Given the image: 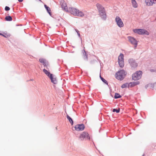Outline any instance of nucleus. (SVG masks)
Listing matches in <instances>:
<instances>
[{"label": "nucleus", "mask_w": 156, "mask_h": 156, "mask_svg": "<svg viewBox=\"0 0 156 156\" xmlns=\"http://www.w3.org/2000/svg\"><path fill=\"white\" fill-rule=\"evenodd\" d=\"M67 118L69 120V122L71 124V125H72L73 124V121L72 119L68 115H67Z\"/></svg>", "instance_id": "nucleus-19"}, {"label": "nucleus", "mask_w": 156, "mask_h": 156, "mask_svg": "<svg viewBox=\"0 0 156 156\" xmlns=\"http://www.w3.org/2000/svg\"><path fill=\"white\" fill-rule=\"evenodd\" d=\"M9 9H10V8L9 7L6 6L5 7V10L6 11H8V10H9Z\"/></svg>", "instance_id": "nucleus-26"}, {"label": "nucleus", "mask_w": 156, "mask_h": 156, "mask_svg": "<svg viewBox=\"0 0 156 156\" xmlns=\"http://www.w3.org/2000/svg\"><path fill=\"white\" fill-rule=\"evenodd\" d=\"M132 5L134 8H137V4L135 0H131Z\"/></svg>", "instance_id": "nucleus-17"}, {"label": "nucleus", "mask_w": 156, "mask_h": 156, "mask_svg": "<svg viewBox=\"0 0 156 156\" xmlns=\"http://www.w3.org/2000/svg\"><path fill=\"white\" fill-rule=\"evenodd\" d=\"M79 139L80 140H83L84 138L89 140L90 137L88 136V133L85 132H84L81 133L79 137Z\"/></svg>", "instance_id": "nucleus-8"}, {"label": "nucleus", "mask_w": 156, "mask_h": 156, "mask_svg": "<svg viewBox=\"0 0 156 156\" xmlns=\"http://www.w3.org/2000/svg\"><path fill=\"white\" fill-rule=\"evenodd\" d=\"M60 4L62 8L66 11L68 12V9L66 3L64 0H61L60 2Z\"/></svg>", "instance_id": "nucleus-10"}, {"label": "nucleus", "mask_w": 156, "mask_h": 156, "mask_svg": "<svg viewBox=\"0 0 156 156\" xmlns=\"http://www.w3.org/2000/svg\"><path fill=\"white\" fill-rule=\"evenodd\" d=\"M120 110L119 108L118 109H116L114 108L113 110V112H116V113H118L119 112Z\"/></svg>", "instance_id": "nucleus-25"}, {"label": "nucleus", "mask_w": 156, "mask_h": 156, "mask_svg": "<svg viewBox=\"0 0 156 156\" xmlns=\"http://www.w3.org/2000/svg\"><path fill=\"white\" fill-rule=\"evenodd\" d=\"M18 1L20 2H22L23 1V0H18Z\"/></svg>", "instance_id": "nucleus-27"}, {"label": "nucleus", "mask_w": 156, "mask_h": 156, "mask_svg": "<svg viewBox=\"0 0 156 156\" xmlns=\"http://www.w3.org/2000/svg\"><path fill=\"white\" fill-rule=\"evenodd\" d=\"M49 78H50L51 81L52 83L55 84L56 83V80L55 78H53L52 76V74L50 75Z\"/></svg>", "instance_id": "nucleus-16"}, {"label": "nucleus", "mask_w": 156, "mask_h": 156, "mask_svg": "<svg viewBox=\"0 0 156 156\" xmlns=\"http://www.w3.org/2000/svg\"><path fill=\"white\" fill-rule=\"evenodd\" d=\"M115 21L117 25L120 27L124 26L123 23L121 18L118 16H117L115 18Z\"/></svg>", "instance_id": "nucleus-9"}, {"label": "nucleus", "mask_w": 156, "mask_h": 156, "mask_svg": "<svg viewBox=\"0 0 156 156\" xmlns=\"http://www.w3.org/2000/svg\"><path fill=\"white\" fill-rule=\"evenodd\" d=\"M83 58L84 60H87V57L86 55V54L85 52L84 51L83 52Z\"/></svg>", "instance_id": "nucleus-23"}, {"label": "nucleus", "mask_w": 156, "mask_h": 156, "mask_svg": "<svg viewBox=\"0 0 156 156\" xmlns=\"http://www.w3.org/2000/svg\"><path fill=\"white\" fill-rule=\"evenodd\" d=\"M2 36H3L5 37H6V36L5 35H3H3H2Z\"/></svg>", "instance_id": "nucleus-30"}, {"label": "nucleus", "mask_w": 156, "mask_h": 156, "mask_svg": "<svg viewBox=\"0 0 156 156\" xmlns=\"http://www.w3.org/2000/svg\"><path fill=\"white\" fill-rule=\"evenodd\" d=\"M145 2L146 4L148 6L152 5L155 2L152 1V0H146Z\"/></svg>", "instance_id": "nucleus-15"}, {"label": "nucleus", "mask_w": 156, "mask_h": 156, "mask_svg": "<svg viewBox=\"0 0 156 156\" xmlns=\"http://www.w3.org/2000/svg\"><path fill=\"white\" fill-rule=\"evenodd\" d=\"M5 19L7 21H11L12 20V17L10 16H6Z\"/></svg>", "instance_id": "nucleus-20"}, {"label": "nucleus", "mask_w": 156, "mask_h": 156, "mask_svg": "<svg viewBox=\"0 0 156 156\" xmlns=\"http://www.w3.org/2000/svg\"><path fill=\"white\" fill-rule=\"evenodd\" d=\"M43 72L49 77H50V75L51 74L47 70L44 69L43 70Z\"/></svg>", "instance_id": "nucleus-18"}, {"label": "nucleus", "mask_w": 156, "mask_h": 156, "mask_svg": "<svg viewBox=\"0 0 156 156\" xmlns=\"http://www.w3.org/2000/svg\"><path fill=\"white\" fill-rule=\"evenodd\" d=\"M142 72L140 71H136L133 74L132 79L134 80H136L140 79L142 76Z\"/></svg>", "instance_id": "nucleus-5"}, {"label": "nucleus", "mask_w": 156, "mask_h": 156, "mask_svg": "<svg viewBox=\"0 0 156 156\" xmlns=\"http://www.w3.org/2000/svg\"><path fill=\"white\" fill-rule=\"evenodd\" d=\"M151 71H154L153 70H151Z\"/></svg>", "instance_id": "nucleus-33"}, {"label": "nucleus", "mask_w": 156, "mask_h": 156, "mask_svg": "<svg viewBox=\"0 0 156 156\" xmlns=\"http://www.w3.org/2000/svg\"><path fill=\"white\" fill-rule=\"evenodd\" d=\"M114 97L115 98H121V96L119 94L115 93V94Z\"/></svg>", "instance_id": "nucleus-22"}, {"label": "nucleus", "mask_w": 156, "mask_h": 156, "mask_svg": "<svg viewBox=\"0 0 156 156\" xmlns=\"http://www.w3.org/2000/svg\"><path fill=\"white\" fill-rule=\"evenodd\" d=\"M133 31L136 33L139 34H146L148 35L149 33L148 31L144 29H135L133 30Z\"/></svg>", "instance_id": "nucleus-6"}, {"label": "nucleus", "mask_w": 156, "mask_h": 156, "mask_svg": "<svg viewBox=\"0 0 156 156\" xmlns=\"http://www.w3.org/2000/svg\"><path fill=\"white\" fill-rule=\"evenodd\" d=\"M140 84L139 81H136L129 83H126L123 84L121 86L122 88H129V87H133L135 86L136 85Z\"/></svg>", "instance_id": "nucleus-4"}, {"label": "nucleus", "mask_w": 156, "mask_h": 156, "mask_svg": "<svg viewBox=\"0 0 156 156\" xmlns=\"http://www.w3.org/2000/svg\"><path fill=\"white\" fill-rule=\"evenodd\" d=\"M128 38L130 43L134 45L135 46V47L136 48L137 44V42L136 40L133 37H128Z\"/></svg>", "instance_id": "nucleus-11"}, {"label": "nucleus", "mask_w": 156, "mask_h": 156, "mask_svg": "<svg viewBox=\"0 0 156 156\" xmlns=\"http://www.w3.org/2000/svg\"><path fill=\"white\" fill-rule=\"evenodd\" d=\"M154 86L156 87V82L154 84Z\"/></svg>", "instance_id": "nucleus-28"}, {"label": "nucleus", "mask_w": 156, "mask_h": 156, "mask_svg": "<svg viewBox=\"0 0 156 156\" xmlns=\"http://www.w3.org/2000/svg\"><path fill=\"white\" fill-rule=\"evenodd\" d=\"M129 63L131 66L133 68H135L137 66V63L135 61L130 59L129 60Z\"/></svg>", "instance_id": "nucleus-14"}, {"label": "nucleus", "mask_w": 156, "mask_h": 156, "mask_svg": "<svg viewBox=\"0 0 156 156\" xmlns=\"http://www.w3.org/2000/svg\"><path fill=\"white\" fill-rule=\"evenodd\" d=\"M76 31V32H77L78 34V35L79 36V35H80V34L78 33V32H77V31Z\"/></svg>", "instance_id": "nucleus-32"}, {"label": "nucleus", "mask_w": 156, "mask_h": 156, "mask_svg": "<svg viewBox=\"0 0 156 156\" xmlns=\"http://www.w3.org/2000/svg\"><path fill=\"white\" fill-rule=\"evenodd\" d=\"M124 56L122 54H120L118 57V62L119 66L123 67L124 66Z\"/></svg>", "instance_id": "nucleus-7"}, {"label": "nucleus", "mask_w": 156, "mask_h": 156, "mask_svg": "<svg viewBox=\"0 0 156 156\" xmlns=\"http://www.w3.org/2000/svg\"><path fill=\"white\" fill-rule=\"evenodd\" d=\"M39 61L44 66L46 67L47 69V67L48 65V63L46 60L42 58L39 59Z\"/></svg>", "instance_id": "nucleus-13"}, {"label": "nucleus", "mask_w": 156, "mask_h": 156, "mask_svg": "<svg viewBox=\"0 0 156 156\" xmlns=\"http://www.w3.org/2000/svg\"><path fill=\"white\" fill-rule=\"evenodd\" d=\"M44 6L45 7V8H46V10H47V11H48V13L49 14H50V13H51V10H50V8L48 7L46 5H44Z\"/></svg>", "instance_id": "nucleus-21"}, {"label": "nucleus", "mask_w": 156, "mask_h": 156, "mask_svg": "<svg viewBox=\"0 0 156 156\" xmlns=\"http://www.w3.org/2000/svg\"><path fill=\"white\" fill-rule=\"evenodd\" d=\"M126 73L123 70H121L115 74V77L116 78L119 80H122L126 75Z\"/></svg>", "instance_id": "nucleus-3"}, {"label": "nucleus", "mask_w": 156, "mask_h": 156, "mask_svg": "<svg viewBox=\"0 0 156 156\" xmlns=\"http://www.w3.org/2000/svg\"><path fill=\"white\" fill-rule=\"evenodd\" d=\"M75 128L76 131H82L84 129V126L83 124H77L76 125Z\"/></svg>", "instance_id": "nucleus-12"}, {"label": "nucleus", "mask_w": 156, "mask_h": 156, "mask_svg": "<svg viewBox=\"0 0 156 156\" xmlns=\"http://www.w3.org/2000/svg\"><path fill=\"white\" fill-rule=\"evenodd\" d=\"M96 6L98 10L99 15L102 19L105 20L106 18V15L104 7L99 3L97 4Z\"/></svg>", "instance_id": "nucleus-1"}, {"label": "nucleus", "mask_w": 156, "mask_h": 156, "mask_svg": "<svg viewBox=\"0 0 156 156\" xmlns=\"http://www.w3.org/2000/svg\"><path fill=\"white\" fill-rule=\"evenodd\" d=\"M152 1L154 2V1L155 2H156V0H152Z\"/></svg>", "instance_id": "nucleus-29"}, {"label": "nucleus", "mask_w": 156, "mask_h": 156, "mask_svg": "<svg viewBox=\"0 0 156 156\" xmlns=\"http://www.w3.org/2000/svg\"><path fill=\"white\" fill-rule=\"evenodd\" d=\"M0 35L2 36V35H3V34L0 33Z\"/></svg>", "instance_id": "nucleus-31"}, {"label": "nucleus", "mask_w": 156, "mask_h": 156, "mask_svg": "<svg viewBox=\"0 0 156 156\" xmlns=\"http://www.w3.org/2000/svg\"><path fill=\"white\" fill-rule=\"evenodd\" d=\"M68 12L74 16H84L83 13L79 11L77 9L73 7H69L68 9Z\"/></svg>", "instance_id": "nucleus-2"}, {"label": "nucleus", "mask_w": 156, "mask_h": 156, "mask_svg": "<svg viewBox=\"0 0 156 156\" xmlns=\"http://www.w3.org/2000/svg\"><path fill=\"white\" fill-rule=\"evenodd\" d=\"M100 78H101V80H102V81L103 82H104L105 83L107 84H108V83H107V81L103 77H101V76H100Z\"/></svg>", "instance_id": "nucleus-24"}]
</instances>
